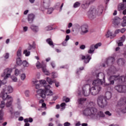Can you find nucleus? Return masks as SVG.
Wrapping results in <instances>:
<instances>
[{
	"instance_id": "nucleus-37",
	"label": "nucleus",
	"mask_w": 126,
	"mask_h": 126,
	"mask_svg": "<svg viewBox=\"0 0 126 126\" xmlns=\"http://www.w3.org/2000/svg\"><path fill=\"white\" fill-rule=\"evenodd\" d=\"M47 81L49 83V84H50V85H52V84L54 83V81H52V79L49 77H47Z\"/></svg>"
},
{
	"instance_id": "nucleus-19",
	"label": "nucleus",
	"mask_w": 126,
	"mask_h": 126,
	"mask_svg": "<svg viewBox=\"0 0 126 126\" xmlns=\"http://www.w3.org/2000/svg\"><path fill=\"white\" fill-rule=\"evenodd\" d=\"M43 6L45 8V9H48L47 12V14H51V13H52V12H53V11H54V8H48V7H49V4L44 3L43 4Z\"/></svg>"
},
{
	"instance_id": "nucleus-59",
	"label": "nucleus",
	"mask_w": 126,
	"mask_h": 126,
	"mask_svg": "<svg viewBox=\"0 0 126 126\" xmlns=\"http://www.w3.org/2000/svg\"><path fill=\"white\" fill-rule=\"evenodd\" d=\"M28 120H29V123H32L33 122V119L32 118L30 117L28 119Z\"/></svg>"
},
{
	"instance_id": "nucleus-20",
	"label": "nucleus",
	"mask_w": 126,
	"mask_h": 126,
	"mask_svg": "<svg viewBox=\"0 0 126 126\" xmlns=\"http://www.w3.org/2000/svg\"><path fill=\"white\" fill-rule=\"evenodd\" d=\"M34 18H35V15L33 14H29L28 16V21L29 22V23H33Z\"/></svg>"
},
{
	"instance_id": "nucleus-30",
	"label": "nucleus",
	"mask_w": 126,
	"mask_h": 126,
	"mask_svg": "<svg viewBox=\"0 0 126 126\" xmlns=\"http://www.w3.org/2000/svg\"><path fill=\"white\" fill-rule=\"evenodd\" d=\"M86 101V98H79L78 100V102L79 103V104H80V105H82L83 103H84V102Z\"/></svg>"
},
{
	"instance_id": "nucleus-61",
	"label": "nucleus",
	"mask_w": 126,
	"mask_h": 126,
	"mask_svg": "<svg viewBox=\"0 0 126 126\" xmlns=\"http://www.w3.org/2000/svg\"><path fill=\"white\" fill-rule=\"evenodd\" d=\"M67 42V41H66V40H64V41L62 43L63 46H66V42Z\"/></svg>"
},
{
	"instance_id": "nucleus-27",
	"label": "nucleus",
	"mask_w": 126,
	"mask_h": 126,
	"mask_svg": "<svg viewBox=\"0 0 126 126\" xmlns=\"http://www.w3.org/2000/svg\"><path fill=\"white\" fill-rule=\"evenodd\" d=\"M105 97L107 100L111 99L112 98V93L110 92H106L105 93Z\"/></svg>"
},
{
	"instance_id": "nucleus-3",
	"label": "nucleus",
	"mask_w": 126,
	"mask_h": 126,
	"mask_svg": "<svg viewBox=\"0 0 126 126\" xmlns=\"http://www.w3.org/2000/svg\"><path fill=\"white\" fill-rule=\"evenodd\" d=\"M103 10H104V7L102 5H100L96 8L92 7L88 12L89 19H94V18H96L97 15H101L103 13Z\"/></svg>"
},
{
	"instance_id": "nucleus-39",
	"label": "nucleus",
	"mask_w": 126,
	"mask_h": 126,
	"mask_svg": "<svg viewBox=\"0 0 126 126\" xmlns=\"http://www.w3.org/2000/svg\"><path fill=\"white\" fill-rule=\"evenodd\" d=\"M112 35L113 33L111 32L108 31L105 36L106 38H109V37H111V36H112Z\"/></svg>"
},
{
	"instance_id": "nucleus-36",
	"label": "nucleus",
	"mask_w": 126,
	"mask_h": 126,
	"mask_svg": "<svg viewBox=\"0 0 126 126\" xmlns=\"http://www.w3.org/2000/svg\"><path fill=\"white\" fill-rule=\"evenodd\" d=\"M79 6H80V2L77 1L76 2L74 5H73V7L74 8H76L77 7H79Z\"/></svg>"
},
{
	"instance_id": "nucleus-32",
	"label": "nucleus",
	"mask_w": 126,
	"mask_h": 126,
	"mask_svg": "<svg viewBox=\"0 0 126 126\" xmlns=\"http://www.w3.org/2000/svg\"><path fill=\"white\" fill-rule=\"evenodd\" d=\"M33 82L35 85V88L36 89H39V88L41 87V86L39 84H37L38 82V80L34 81Z\"/></svg>"
},
{
	"instance_id": "nucleus-56",
	"label": "nucleus",
	"mask_w": 126,
	"mask_h": 126,
	"mask_svg": "<svg viewBox=\"0 0 126 126\" xmlns=\"http://www.w3.org/2000/svg\"><path fill=\"white\" fill-rule=\"evenodd\" d=\"M32 48L33 49H35L36 48V43H35L34 41H33L32 42Z\"/></svg>"
},
{
	"instance_id": "nucleus-1",
	"label": "nucleus",
	"mask_w": 126,
	"mask_h": 126,
	"mask_svg": "<svg viewBox=\"0 0 126 126\" xmlns=\"http://www.w3.org/2000/svg\"><path fill=\"white\" fill-rule=\"evenodd\" d=\"M38 82L40 86H43V87H44L45 90L39 89L36 91L37 98H40V97H41V98L45 99V98H46V95H47V96H52V95H53V92L50 90L51 86L47 85L46 84V81L42 80L39 81Z\"/></svg>"
},
{
	"instance_id": "nucleus-28",
	"label": "nucleus",
	"mask_w": 126,
	"mask_h": 126,
	"mask_svg": "<svg viewBox=\"0 0 126 126\" xmlns=\"http://www.w3.org/2000/svg\"><path fill=\"white\" fill-rule=\"evenodd\" d=\"M21 57H18L16 60V63L18 65H21L22 64V61L21 60Z\"/></svg>"
},
{
	"instance_id": "nucleus-50",
	"label": "nucleus",
	"mask_w": 126,
	"mask_h": 126,
	"mask_svg": "<svg viewBox=\"0 0 126 126\" xmlns=\"http://www.w3.org/2000/svg\"><path fill=\"white\" fill-rule=\"evenodd\" d=\"M4 58L6 60H7V59H8V58H9V53H5V55H4Z\"/></svg>"
},
{
	"instance_id": "nucleus-4",
	"label": "nucleus",
	"mask_w": 126,
	"mask_h": 126,
	"mask_svg": "<svg viewBox=\"0 0 126 126\" xmlns=\"http://www.w3.org/2000/svg\"><path fill=\"white\" fill-rule=\"evenodd\" d=\"M93 87L90 88V91L91 94L95 96L99 93V91H101V86L102 85V82L98 81H93Z\"/></svg>"
},
{
	"instance_id": "nucleus-21",
	"label": "nucleus",
	"mask_w": 126,
	"mask_h": 126,
	"mask_svg": "<svg viewBox=\"0 0 126 126\" xmlns=\"http://www.w3.org/2000/svg\"><path fill=\"white\" fill-rule=\"evenodd\" d=\"M117 63L120 66H124L126 63V61L124 59L120 58L117 60Z\"/></svg>"
},
{
	"instance_id": "nucleus-55",
	"label": "nucleus",
	"mask_w": 126,
	"mask_h": 126,
	"mask_svg": "<svg viewBox=\"0 0 126 126\" xmlns=\"http://www.w3.org/2000/svg\"><path fill=\"white\" fill-rule=\"evenodd\" d=\"M51 65L52 66L53 68H55L56 67V64L55 63V62H52L51 63Z\"/></svg>"
},
{
	"instance_id": "nucleus-46",
	"label": "nucleus",
	"mask_w": 126,
	"mask_h": 126,
	"mask_svg": "<svg viewBox=\"0 0 126 126\" xmlns=\"http://www.w3.org/2000/svg\"><path fill=\"white\" fill-rule=\"evenodd\" d=\"M11 78L14 82H16V81H17V78H16L15 76H11Z\"/></svg>"
},
{
	"instance_id": "nucleus-12",
	"label": "nucleus",
	"mask_w": 126,
	"mask_h": 126,
	"mask_svg": "<svg viewBox=\"0 0 126 126\" xmlns=\"http://www.w3.org/2000/svg\"><path fill=\"white\" fill-rule=\"evenodd\" d=\"M102 45L101 43H96L95 45L92 44L90 47V49L88 50V54H93L95 49H98V47H100Z\"/></svg>"
},
{
	"instance_id": "nucleus-2",
	"label": "nucleus",
	"mask_w": 126,
	"mask_h": 126,
	"mask_svg": "<svg viewBox=\"0 0 126 126\" xmlns=\"http://www.w3.org/2000/svg\"><path fill=\"white\" fill-rule=\"evenodd\" d=\"M114 62H115V58H114V57H109L107 59L105 63L102 64L103 67L111 66L107 71L108 75H110V76L117 72V68H116L114 66L112 65L113 64Z\"/></svg>"
},
{
	"instance_id": "nucleus-17",
	"label": "nucleus",
	"mask_w": 126,
	"mask_h": 126,
	"mask_svg": "<svg viewBox=\"0 0 126 126\" xmlns=\"http://www.w3.org/2000/svg\"><path fill=\"white\" fill-rule=\"evenodd\" d=\"M89 4H90V0H84L83 4H82V7L83 8V9H86V8H88Z\"/></svg>"
},
{
	"instance_id": "nucleus-49",
	"label": "nucleus",
	"mask_w": 126,
	"mask_h": 126,
	"mask_svg": "<svg viewBox=\"0 0 126 126\" xmlns=\"http://www.w3.org/2000/svg\"><path fill=\"white\" fill-rule=\"evenodd\" d=\"M46 31H50V30H53V28L51 26H47L45 28Z\"/></svg>"
},
{
	"instance_id": "nucleus-10",
	"label": "nucleus",
	"mask_w": 126,
	"mask_h": 126,
	"mask_svg": "<svg viewBox=\"0 0 126 126\" xmlns=\"http://www.w3.org/2000/svg\"><path fill=\"white\" fill-rule=\"evenodd\" d=\"M114 89L119 93H126V86L118 85L115 86Z\"/></svg>"
},
{
	"instance_id": "nucleus-47",
	"label": "nucleus",
	"mask_w": 126,
	"mask_h": 126,
	"mask_svg": "<svg viewBox=\"0 0 126 126\" xmlns=\"http://www.w3.org/2000/svg\"><path fill=\"white\" fill-rule=\"evenodd\" d=\"M63 101H65V102H66V103H67L68 102H69L70 99L68 97H66L65 96H64L63 97Z\"/></svg>"
},
{
	"instance_id": "nucleus-11",
	"label": "nucleus",
	"mask_w": 126,
	"mask_h": 126,
	"mask_svg": "<svg viewBox=\"0 0 126 126\" xmlns=\"http://www.w3.org/2000/svg\"><path fill=\"white\" fill-rule=\"evenodd\" d=\"M97 80H94V81H100L101 82V85L105 82V75L103 73H98L96 75Z\"/></svg>"
},
{
	"instance_id": "nucleus-45",
	"label": "nucleus",
	"mask_w": 126,
	"mask_h": 126,
	"mask_svg": "<svg viewBox=\"0 0 126 126\" xmlns=\"http://www.w3.org/2000/svg\"><path fill=\"white\" fill-rule=\"evenodd\" d=\"M19 73H20V71H19V70H18V69H15V75H16V76H17L19 75Z\"/></svg>"
},
{
	"instance_id": "nucleus-62",
	"label": "nucleus",
	"mask_w": 126,
	"mask_h": 126,
	"mask_svg": "<svg viewBox=\"0 0 126 126\" xmlns=\"http://www.w3.org/2000/svg\"><path fill=\"white\" fill-rule=\"evenodd\" d=\"M69 39V35H67L66 36V38H65V41H68Z\"/></svg>"
},
{
	"instance_id": "nucleus-5",
	"label": "nucleus",
	"mask_w": 126,
	"mask_h": 126,
	"mask_svg": "<svg viewBox=\"0 0 126 126\" xmlns=\"http://www.w3.org/2000/svg\"><path fill=\"white\" fill-rule=\"evenodd\" d=\"M85 116H91L92 117L97 116V109L95 107H88L83 111Z\"/></svg>"
},
{
	"instance_id": "nucleus-42",
	"label": "nucleus",
	"mask_w": 126,
	"mask_h": 126,
	"mask_svg": "<svg viewBox=\"0 0 126 126\" xmlns=\"http://www.w3.org/2000/svg\"><path fill=\"white\" fill-rule=\"evenodd\" d=\"M121 25L123 27H126V19H124L123 20L122 23H121Z\"/></svg>"
},
{
	"instance_id": "nucleus-6",
	"label": "nucleus",
	"mask_w": 126,
	"mask_h": 126,
	"mask_svg": "<svg viewBox=\"0 0 126 126\" xmlns=\"http://www.w3.org/2000/svg\"><path fill=\"white\" fill-rule=\"evenodd\" d=\"M12 72V70L10 68H7L4 70L3 74L1 75L2 77H3L5 75L4 77V79L2 81L0 80V87L1 85L2 84H5L6 83V79L9 76H10V73Z\"/></svg>"
},
{
	"instance_id": "nucleus-51",
	"label": "nucleus",
	"mask_w": 126,
	"mask_h": 126,
	"mask_svg": "<svg viewBox=\"0 0 126 126\" xmlns=\"http://www.w3.org/2000/svg\"><path fill=\"white\" fill-rule=\"evenodd\" d=\"M30 92L29 90H26L25 92V94L26 96V97H29V94H30Z\"/></svg>"
},
{
	"instance_id": "nucleus-52",
	"label": "nucleus",
	"mask_w": 126,
	"mask_h": 126,
	"mask_svg": "<svg viewBox=\"0 0 126 126\" xmlns=\"http://www.w3.org/2000/svg\"><path fill=\"white\" fill-rule=\"evenodd\" d=\"M86 48V46H85V45L84 44H83V45H81L80 46V49L81 50H85V48Z\"/></svg>"
},
{
	"instance_id": "nucleus-53",
	"label": "nucleus",
	"mask_w": 126,
	"mask_h": 126,
	"mask_svg": "<svg viewBox=\"0 0 126 126\" xmlns=\"http://www.w3.org/2000/svg\"><path fill=\"white\" fill-rule=\"evenodd\" d=\"M94 105H95V103H94V102H90L89 103L88 106L90 107V106H91V107H92L93 108Z\"/></svg>"
},
{
	"instance_id": "nucleus-63",
	"label": "nucleus",
	"mask_w": 126,
	"mask_h": 126,
	"mask_svg": "<svg viewBox=\"0 0 126 126\" xmlns=\"http://www.w3.org/2000/svg\"><path fill=\"white\" fill-rule=\"evenodd\" d=\"M19 115H20V113L18 112H16L14 113V115L15 116V117H18V116H19Z\"/></svg>"
},
{
	"instance_id": "nucleus-15",
	"label": "nucleus",
	"mask_w": 126,
	"mask_h": 126,
	"mask_svg": "<svg viewBox=\"0 0 126 126\" xmlns=\"http://www.w3.org/2000/svg\"><path fill=\"white\" fill-rule=\"evenodd\" d=\"M0 97L1 98H2L3 100H8V99H9V97L11 96L7 95V93L4 91V92H2L0 94Z\"/></svg>"
},
{
	"instance_id": "nucleus-64",
	"label": "nucleus",
	"mask_w": 126,
	"mask_h": 126,
	"mask_svg": "<svg viewBox=\"0 0 126 126\" xmlns=\"http://www.w3.org/2000/svg\"><path fill=\"white\" fill-rule=\"evenodd\" d=\"M60 68H67V65L61 66Z\"/></svg>"
},
{
	"instance_id": "nucleus-43",
	"label": "nucleus",
	"mask_w": 126,
	"mask_h": 126,
	"mask_svg": "<svg viewBox=\"0 0 126 126\" xmlns=\"http://www.w3.org/2000/svg\"><path fill=\"white\" fill-rule=\"evenodd\" d=\"M52 78H56L58 77V74L56 72H53L52 73Z\"/></svg>"
},
{
	"instance_id": "nucleus-9",
	"label": "nucleus",
	"mask_w": 126,
	"mask_h": 126,
	"mask_svg": "<svg viewBox=\"0 0 126 126\" xmlns=\"http://www.w3.org/2000/svg\"><path fill=\"white\" fill-rule=\"evenodd\" d=\"M82 93L84 96L87 97L90 94V85L86 84L82 88Z\"/></svg>"
},
{
	"instance_id": "nucleus-8",
	"label": "nucleus",
	"mask_w": 126,
	"mask_h": 126,
	"mask_svg": "<svg viewBox=\"0 0 126 126\" xmlns=\"http://www.w3.org/2000/svg\"><path fill=\"white\" fill-rule=\"evenodd\" d=\"M36 66L37 68H42L43 72L46 74V75H49L50 72L49 71L47 70L46 68V64H41L39 61H37L36 63Z\"/></svg>"
},
{
	"instance_id": "nucleus-26",
	"label": "nucleus",
	"mask_w": 126,
	"mask_h": 126,
	"mask_svg": "<svg viewBox=\"0 0 126 126\" xmlns=\"http://www.w3.org/2000/svg\"><path fill=\"white\" fill-rule=\"evenodd\" d=\"M11 104H12V97H10L8 99H7V102L6 104V107H10L11 106Z\"/></svg>"
},
{
	"instance_id": "nucleus-58",
	"label": "nucleus",
	"mask_w": 126,
	"mask_h": 126,
	"mask_svg": "<svg viewBox=\"0 0 126 126\" xmlns=\"http://www.w3.org/2000/svg\"><path fill=\"white\" fill-rule=\"evenodd\" d=\"M27 30H28V27H24L23 28V31L24 32H27Z\"/></svg>"
},
{
	"instance_id": "nucleus-54",
	"label": "nucleus",
	"mask_w": 126,
	"mask_h": 126,
	"mask_svg": "<svg viewBox=\"0 0 126 126\" xmlns=\"http://www.w3.org/2000/svg\"><path fill=\"white\" fill-rule=\"evenodd\" d=\"M105 115H107V116H109L110 117V116H112V113H110L109 111H107L105 112Z\"/></svg>"
},
{
	"instance_id": "nucleus-44",
	"label": "nucleus",
	"mask_w": 126,
	"mask_h": 126,
	"mask_svg": "<svg viewBox=\"0 0 126 126\" xmlns=\"http://www.w3.org/2000/svg\"><path fill=\"white\" fill-rule=\"evenodd\" d=\"M74 29H79L80 28V26L78 24H75L73 26Z\"/></svg>"
},
{
	"instance_id": "nucleus-13",
	"label": "nucleus",
	"mask_w": 126,
	"mask_h": 126,
	"mask_svg": "<svg viewBox=\"0 0 126 126\" xmlns=\"http://www.w3.org/2000/svg\"><path fill=\"white\" fill-rule=\"evenodd\" d=\"M122 22V19L120 18L119 17H115L112 19V24L114 26H116L117 27V26H119V25L121 22Z\"/></svg>"
},
{
	"instance_id": "nucleus-29",
	"label": "nucleus",
	"mask_w": 126,
	"mask_h": 126,
	"mask_svg": "<svg viewBox=\"0 0 126 126\" xmlns=\"http://www.w3.org/2000/svg\"><path fill=\"white\" fill-rule=\"evenodd\" d=\"M125 9V5L124 3H121L118 5V10H123Z\"/></svg>"
},
{
	"instance_id": "nucleus-31",
	"label": "nucleus",
	"mask_w": 126,
	"mask_h": 126,
	"mask_svg": "<svg viewBox=\"0 0 126 126\" xmlns=\"http://www.w3.org/2000/svg\"><path fill=\"white\" fill-rule=\"evenodd\" d=\"M22 54V52L21 48H19L17 51V56L18 57V58H21Z\"/></svg>"
},
{
	"instance_id": "nucleus-14",
	"label": "nucleus",
	"mask_w": 126,
	"mask_h": 126,
	"mask_svg": "<svg viewBox=\"0 0 126 126\" xmlns=\"http://www.w3.org/2000/svg\"><path fill=\"white\" fill-rule=\"evenodd\" d=\"M80 57L81 60H84L85 63H88L90 62V60H91V56L89 54L86 55V56L81 55Z\"/></svg>"
},
{
	"instance_id": "nucleus-48",
	"label": "nucleus",
	"mask_w": 126,
	"mask_h": 126,
	"mask_svg": "<svg viewBox=\"0 0 126 126\" xmlns=\"http://www.w3.org/2000/svg\"><path fill=\"white\" fill-rule=\"evenodd\" d=\"M20 77L22 80H24L26 78V75L25 74H22Z\"/></svg>"
},
{
	"instance_id": "nucleus-34",
	"label": "nucleus",
	"mask_w": 126,
	"mask_h": 126,
	"mask_svg": "<svg viewBox=\"0 0 126 126\" xmlns=\"http://www.w3.org/2000/svg\"><path fill=\"white\" fill-rule=\"evenodd\" d=\"M22 63L24 67H28L29 66V63L26 61H24Z\"/></svg>"
},
{
	"instance_id": "nucleus-40",
	"label": "nucleus",
	"mask_w": 126,
	"mask_h": 126,
	"mask_svg": "<svg viewBox=\"0 0 126 126\" xmlns=\"http://www.w3.org/2000/svg\"><path fill=\"white\" fill-rule=\"evenodd\" d=\"M5 107V102H4V101H1V103L0 104V108H1V109H3Z\"/></svg>"
},
{
	"instance_id": "nucleus-60",
	"label": "nucleus",
	"mask_w": 126,
	"mask_h": 126,
	"mask_svg": "<svg viewBox=\"0 0 126 126\" xmlns=\"http://www.w3.org/2000/svg\"><path fill=\"white\" fill-rule=\"evenodd\" d=\"M126 28H123L121 29L120 32H121V33H125V32L126 31Z\"/></svg>"
},
{
	"instance_id": "nucleus-7",
	"label": "nucleus",
	"mask_w": 126,
	"mask_h": 126,
	"mask_svg": "<svg viewBox=\"0 0 126 126\" xmlns=\"http://www.w3.org/2000/svg\"><path fill=\"white\" fill-rule=\"evenodd\" d=\"M97 103L99 107H100V108H104L108 104V102L107 101L106 98L101 95L98 96L97 98Z\"/></svg>"
},
{
	"instance_id": "nucleus-38",
	"label": "nucleus",
	"mask_w": 126,
	"mask_h": 126,
	"mask_svg": "<svg viewBox=\"0 0 126 126\" xmlns=\"http://www.w3.org/2000/svg\"><path fill=\"white\" fill-rule=\"evenodd\" d=\"M120 111L123 113H126V105L124 106L120 109Z\"/></svg>"
},
{
	"instance_id": "nucleus-24",
	"label": "nucleus",
	"mask_w": 126,
	"mask_h": 126,
	"mask_svg": "<svg viewBox=\"0 0 126 126\" xmlns=\"http://www.w3.org/2000/svg\"><path fill=\"white\" fill-rule=\"evenodd\" d=\"M31 29L34 32H37L39 31V29L38 28V26H35L34 25H32L31 26Z\"/></svg>"
},
{
	"instance_id": "nucleus-25",
	"label": "nucleus",
	"mask_w": 126,
	"mask_h": 126,
	"mask_svg": "<svg viewBox=\"0 0 126 126\" xmlns=\"http://www.w3.org/2000/svg\"><path fill=\"white\" fill-rule=\"evenodd\" d=\"M46 43H48L50 46H52V48L55 47V45H54V42H53V40L51 38H47L46 39Z\"/></svg>"
},
{
	"instance_id": "nucleus-33",
	"label": "nucleus",
	"mask_w": 126,
	"mask_h": 126,
	"mask_svg": "<svg viewBox=\"0 0 126 126\" xmlns=\"http://www.w3.org/2000/svg\"><path fill=\"white\" fill-rule=\"evenodd\" d=\"M98 115L101 118H104V117H105V114L102 111H100L98 113H96V116H95L94 117H98Z\"/></svg>"
},
{
	"instance_id": "nucleus-18",
	"label": "nucleus",
	"mask_w": 126,
	"mask_h": 126,
	"mask_svg": "<svg viewBox=\"0 0 126 126\" xmlns=\"http://www.w3.org/2000/svg\"><path fill=\"white\" fill-rule=\"evenodd\" d=\"M125 40H126V36L123 35L122 37H121L120 40L117 41V44L119 47H121L124 45L123 43L125 42Z\"/></svg>"
},
{
	"instance_id": "nucleus-41",
	"label": "nucleus",
	"mask_w": 126,
	"mask_h": 126,
	"mask_svg": "<svg viewBox=\"0 0 126 126\" xmlns=\"http://www.w3.org/2000/svg\"><path fill=\"white\" fill-rule=\"evenodd\" d=\"M2 116H3V112H2V110H0V123H1V121H2Z\"/></svg>"
},
{
	"instance_id": "nucleus-23",
	"label": "nucleus",
	"mask_w": 126,
	"mask_h": 126,
	"mask_svg": "<svg viewBox=\"0 0 126 126\" xmlns=\"http://www.w3.org/2000/svg\"><path fill=\"white\" fill-rule=\"evenodd\" d=\"M4 91L5 92H7L8 93H12L13 92V89L12 88V87L8 86L5 88Z\"/></svg>"
},
{
	"instance_id": "nucleus-57",
	"label": "nucleus",
	"mask_w": 126,
	"mask_h": 126,
	"mask_svg": "<svg viewBox=\"0 0 126 126\" xmlns=\"http://www.w3.org/2000/svg\"><path fill=\"white\" fill-rule=\"evenodd\" d=\"M70 126V123L68 122H65L64 123V126Z\"/></svg>"
},
{
	"instance_id": "nucleus-35",
	"label": "nucleus",
	"mask_w": 126,
	"mask_h": 126,
	"mask_svg": "<svg viewBox=\"0 0 126 126\" xmlns=\"http://www.w3.org/2000/svg\"><path fill=\"white\" fill-rule=\"evenodd\" d=\"M23 54L25 55L26 57H29L30 56V51H28L27 49L25 50Z\"/></svg>"
},
{
	"instance_id": "nucleus-22",
	"label": "nucleus",
	"mask_w": 126,
	"mask_h": 126,
	"mask_svg": "<svg viewBox=\"0 0 126 126\" xmlns=\"http://www.w3.org/2000/svg\"><path fill=\"white\" fill-rule=\"evenodd\" d=\"M81 31L85 34L88 32V26L87 25H84L81 27Z\"/></svg>"
},
{
	"instance_id": "nucleus-16",
	"label": "nucleus",
	"mask_w": 126,
	"mask_h": 126,
	"mask_svg": "<svg viewBox=\"0 0 126 126\" xmlns=\"http://www.w3.org/2000/svg\"><path fill=\"white\" fill-rule=\"evenodd\" d=\"M126 104V98H121L118 102V106H121V108L125 107V105Z\"/></svg>"
}]
</instances>
